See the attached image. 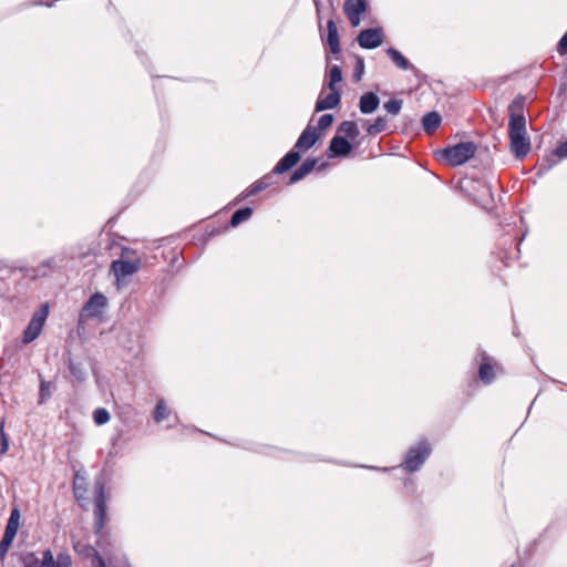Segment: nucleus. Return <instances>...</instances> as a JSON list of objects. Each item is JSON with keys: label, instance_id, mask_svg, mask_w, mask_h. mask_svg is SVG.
I'll use <instances>...</instances> for the list:
<instances>
[{"label": "nucleus", "instance_id": "11", "mask_svg": "<svg viewBox=\"0 0 567 567\" xmlns=\"http://www.w3.org/2000/svg\"><path fill=\"white\" fill-rule=\"evenodd\" d=\"M319 138L320 133L311 125H308L299 135L297 142L293 145V148L300 154L306 153L312 146H315Z\"/></svg>", "mask_w": 567, "mask_h": 567}, {"label": "nucleus", "instance_id": "10", "mask_svg": "<svg viewBox=\"0 0 567 567\" xmlns=\"http://www.w3.org/2000/svg\"><path fill=\"white\" fill-rule=\"evenodd\" d=\"M107 306L106 297L101 292L93 293L85 302L82 315L87 317H99Z\"/></svg>", "mask_w": 567, "mask_h": 567}, {"label": "nucleus", "instance_id": "8", "mask_svg": "<svg viewBox=\"0 0 567 567\" xmlns=\"http://www.w3.org/2000/svg\"><path fill=\"white\" fill-rule=\"evenodd\" d=\"M368 8L367 0H344L343 2V12L353 28L360 24L361 14L365 13Z\"/></svg>", "mask_w": 567, "mask_h": 567}, {"label": "nucleus", "instance_id": "30", "mask_svg": "<svg viewBox=\"0 0 567 567\" xmlns=\"http://www.w3.org/2000/svg\"><path fill=\"white\" fill-rule=\"evenodd\" d=\"M169 413H171V411L167 408L165 401L163 399H161V400H158V402L155 406V410H154V414H153L154 421L156 423H161L168 416Z\"/></svg>", "mask_w": 567, "mask_h": 567}, {"label": "nucleus", "instance_id": "9", "mask_svg": "<svg viewBox=\"0 0 567 567\" xmlns=\"http://www.w3.org/2000/svg\"><path fill=\"white\" fill-rule=\"evenodd\" d=\"M353 146L349 142V140L340 134H336L329 143L328 146V157L329 158H339L347 157L352 152Z\"/></svg>", "mask_w": 567, "mask_h": 567}, {"label": "nucleus", "instance_id": "12", "mask_svg": "<svg viewBox=\"0 0 567 567\" xmlns=\"http://www.w3.org/2000/svg\"><path fill=\"white\" fill-rule=\"evenodd\" d=\"M63 258L83 260L95 255V246L93 244L76 243L63 249Z\"/></svg>", "mask_w": 567, "mask_h": 567}, {"label": "nucleus", "instance_id": "43", "mask_svg": "<svg viewBox=\"0 0 567 567\" xmlns=\"http://www.w3.org/2000/svg\"><path fill=\"white\" fill-rule=\"evenodd\" d=\"M244 192H245V195L247 196V198L258 194V192L255 188L254 184H251L249 187H247Z\"/></svg>", "mask_w": 567, "mask_h": 567}, {"label": "nucleus", "instance_id": "46", "mask_svg": "<svg viewBox=\"0 0 567 567\" xmlns=\"http://www.w3.org/2000/svg\"><path fill=\"white\" fill-rule=\"evenodd\" d=\"M371 470L380 471V472H389L390 467H377V466H369Z\"/></svg>", "mask_w": 567, "mask_h": 567}, {"label": "nucleus", "instance_id": "15", "mask_svg": "<svg viewBox=\"0 0 567 567\" xmlns=\"http://www.w3.org/2000/svg\"><path fill=\"white\" fill-rule=\"evenodd\" d=\"M481 363L478 367V377L480 380L488 385L495 380V370L492 364V358L483 350L480 351Z\"/></svg>", "mask_w": 567, "mask_h": 567}, {"label": "nucleus", "instance_id": "5", "mask_svg": "<svg viewBox=\"0 0 567 567\" xmlns=\"http://www.w3.org/2000/svg\"><path fill=\"white\" fill-rule=\"evenodd\" d=\"M49 316V306L48 303L42 305L33 315L28 326L23 331L22 342L24 344L31 343L34 341L41 333L45 320Z\"/></svg>", "mask_w": 567, "mask_h": 567}, {"label": "nucleus", "instance_id": "49", "mask_svg": "<svg viewBox=\"0 0 567 567\" xmlns=\"http://www.w3.org/2000/svg\"><path fill=\"white\" fill-rule=\"evenodd\" d=\"M315 4L317 7V9L319 8V1L318 0H315Z\"/></svg>", "mask_w": 567, "mask_h": 567}, {"label": "nucleus", "instance_id": "44", "mask_svg": "<svg viewBox=\"0 0 567 567\" xmlns=\"http://www.w3.org/2000/svg\"><path fill=\"white\" fill-rule=\"evenodd\" d=\"M484 188L486 189V193L488 194L491 199L494 200V196H493V190H492L491 184L489 183H485L484 184Z\"/></svg>", "mask_w": 567, "mask_h": 567}, {"label": "nucleus", "instance_id": "36", "mask_svg": "<svg viewBox=\"0 0 567 567\" xmlns=\"http://www.w3.org/2000/svg\"><path fill=\"white\" fill-rule=\"evenodd\" d=\"M383 107L389 114L396 115L402 109V100L391 99L383 104Z\"/></svg>", "mask_w": 567, "mask_h": 567}, {"label": "nucleus", "instance_id": "6", "mask_svg": "<svg viewBox=\"0 0 567 567\" xmlns=\"http://www.w3.org/2000/svg\"><path fill=\"white\" fill-rule=\"evenodd\" d=\"M132 252L131 248L124 247L122 249V257L126 256L127 254ZM141 267V259L136 258L134 260L120 258L116 260H113L111 264V271L115 276L116 280H121L123 278H126L128 276H132L138 271Z\"/></svg>", "mask_w": 567, "mask_h": 567}, {"label": "nucleus", "instance_id": "39", "mask_svg": "<svg viewBox=\"0 0 567 567\" xmlns=\"http://www.w3.org/2000/svg\"><path fill=\"white\" fill-rule=\"evenodd\" d=\"M9 450V439L3 430V422L0 424V455Z\"/></svg>", "mask_w": 567, "mask_h": 567}, {"label": "nucleus", "instance_id": "21", "mask_svg": "<svg viewBox=\"0 0 567 567\" xmlns=\"http://www.w3.org/2000/svg\"><path fill=\"white\" fill-rule=\"evenodd\" d=\"M327 43L331 53L338 54L341 51L338 28L332 19L327 21Z\"/></svg>", "mask_w": 567, "mask_h": 567}, {"label": "nucleus", "instance_id": "25", "mask_svg": "<svg viewBox=\"0 0 567 567\" xmlns=\"http://www.w3.org/2000/svg\"><path fill=\"white\" fill-rule=\"evenodd\" d=\"M254 214V209L249 206L238 208L233 213L228 221V227L235 228L241 223L247 221Z\"/></svg>", "mask_w": 567, "mask_h": 567}, {"label": "nucleus", "instance_id": "42", "mask_svg": "<svg viewBox=\"0 0 567 567\" xmlns=\"http://www.w3.org/2000/svg\"><path fill=\"white\" fill-rule=\"evenodd\" d=\"M557 51L560 55H565L567 54V31L565 32V34L560 38L559 42H558V45H557Z\"/></svg>", "mask_w": 567, "mask_h": 567}, {"label": "nucleus", "instance_id": "2", "mask_svg": "<svg viewBox=\"0 0 567 567\" xmlns=\"http://www.w3.org/2000/svg\"><path fill=\"white\" fill-rule=\"evenodd\" d=\"M476 151L477 146L474 142H458L443 148L442 157L451 166H461L470 161Z\"/></svg>", "mask_w": 567, "mask_h": 567}, {"label": "nucleus", "instance_id": "32", "mask_svg": "<svg viewBox=\"0 0 567 567\" xmlns=\"http://www.w3.org/2000/svg\"><path fill=\"white\" fill-rule=\"evenodd\" d=\"M386 126V121L382 116H378L372 124H370L367 128V132L371 136H375L383 132Z\"/></svg>", "mask_w": 567, "mask_h": 567}, {"label": "nucleus", "instance_id": "1", "mask_svg": "<svg viewBox=\"0 0 567 567\" xmlns=\"http://www.w3.org/2000/svg\"><path fill=\"white\" fill-rule=\"evenodd\" d=\"M432 453V445L427 439L423 437L405 452L401 467L406 473H414L422 468Z\"/></svg>", "mask_w": 567, "mask_h": 567}, {"label": "nucleus", "instance_id": "27", "mask_svg": "<svg viewBox=\"0 0 567 567\" xmlns=\"http://www.w3.org/2000/svg\"><path fill=\"white\" fill-rule=\"evenodd\" d=\"M339 133L346 134L344 137H347V138L355 140L359 136L360 131H359V127H358L355 122H353V121H343L338 126V133L337 134H339Z\"/></svg>", "mask_w": 567, "mask_h": 567}, {"label": "nucleus", "instance_id": "17", "mask_svg": "<svg viewBox=\"0 0 567 567\" xmlns=\"http://www.w3.org/2000/svg\"><path fill=\"white\" fill-rule=\"evenodd\" d=\"M316 157H307L289 176L288 185L296 184L306 178L317 166Z\"/></svg>", "mask_w": 567, "mask_h": 567}, {"label": "nucleus", "instance_id": "38", "mask_svg": "<svg viewBox=\"0 0 567 567\" xmlns=\"http://www.w3.org/2000/svg\"><path fill=\"white\" fill-rule=\"evenodd\" d=\"M363 73H364V60L361 56H357L354 72H353V80L355 82L361 81Z\"/></svg>", "mask_w": 567, "mask_h": 567}, {"label": "nucleus", "instance_id": "48", "mask_svg": "<svg viewBox=\"0 0 567 567\" xmlns=\"http://www.w3.org/2000/svg\"><path fill=\"white\" fill-rule=\"evenodd\" d=\"M511 567H523L522 564H513Z\"/></svg>", "mask_w": 567, "mask_h": 567}, {"label": "nucleus", "instance_id": "29", "mask_svg": "<svg viewBox=\"0 0 567 567\" xmlns=\"http://www.w3.org/2000/svg\"><path fill=\"white\" fill-rule=\"evenodd\" d=\"M23 567H44V551L42 557L39 558L34 553H27L21 556Z\"/></svg>", "mask_w": 567, "mask_h": 567}, {"label": "nucleus", "instance_id": "22", "mask_svg": "<svg viewBox=\"0 0 567 567\" xmlns=\"http://www.w3.org/2000/svg\"><path fill=\"white\" fill-rule=\"evenodd\" d=\"M386 54L393 62V64L399 68L400 70H411L413 72H416V68L410 63V61L395 48H388Z\"/></svg>", "mask_w": 567, "mask_h": 567}, {"label": "nucleus", "instance_id": "28", "mask_svg": "<svg viewBox=\"0 0 567 567\" xmlns=\"http://www.w3.org/2000/svg\"><path fill=\"white\" fill-rule=\"evenodd\" d=\"M17 536V533L4 529L2 539L0 540V561L2 563Z\"/></svg>", "mask_w": 567, "mask_h": 567}, {"label": "nucleus", "instance_id": "24", "mask_svg": "<svg viewBox=\"0 0 567 567\" xmlns=\"http://www.w3.org/2000/svg\"><path fill=\"white\" fill-rule=\"evenodd\" d=\"M442 122V116L436 111L427 112L422 117V126L427 135H432L439 128Z\"/></svg>", "mask_w": 567, "mask_h": 567}, {"label": "nucleus", "instance_id": "31", "mask_svg": "<svg viewBox=\"0 0 567 567\" xmlns=\"http://www.w3.org/2000/svg\"><path fill=\"white\" fill-rule=\"evenodd\" d=\"M52 382L43 379L40 380L39 404L45 403L52 396Z\"/></svg>", "mask_w": 567, "mask_h": 567}, {"label": "nucleus", "instance_id": "3", "mask_svg": "<svg viewBox=\"0 0 567 567\" xmlns=\"http://www.w3.org/2000/svg\"><path fill=\"white\" fill-rule=\"evenodd\" d=\"M106 494L105 485L101 480L94 483V530L101 533L106 523Z\"/></svg>", "mask_w": 567, "mask_h": 567}, {"label": "nucleus", "instance_id": "19", "mask_svg": "<svg viewBox=\"0 0 567 567\" xmlns=\"http://www.w3.org/2000/svg\"><path fill=\"white\" fill-rule=\"evenodd\" d=\"M44 567H72V558L65 553H59L54 558L50 549L44 550Z\"/></svg>", "mask_w": 567, "mask_h": 567}, {"label": "nucleus", "instance_id": "14", "mask_svg": "<svg viewBox=\"0 0 567 567\" xmlns=\"http://www.w3.org/2000/svg\"><path fill=\"white\" fill-rule=\"evenodd\" d=\"M301 159V154L293 147L287 152L272 168L275 175L284 174L295 167Z\"/></svg>", "mask_w": 567, "mask_h": 567}, {"label": "nucleus", "instance_id": "16", "mask_svg": "<svg viewBox=\"0 0 567 567\" xmlns=\"http://www.w3.org/2000/svg\"><path fill=\"white\" fill-rule=\"evenodd\" d=\"M330 92L324 97L319 96L315 104V112L319 113L326 110H333L339 106L341 102V94L339 89H328Z\"/></svg>", "mask_w": 567, "mask_h": 567}, {"label": "nucleus", "instance_id": "26", "mask_svg": "<svg viewBox=\"0 0 567 567\" xmlns=\"http://www.w3.org/2000/svg\"><path fill=\"white\" fill-rule=\"evenodd\" d=\"M342 70L339 65H331L327 73V80L324 82V86L327 89H338L337 84L342 81Z\"/></svg>", "mask_w": 567, "mask_h": 567}, {"label": "nucleus", "instance_id": "40", "mask_svg": "<svg viewBox=\"0 0 567 567\" xmlns=\"http://www.w3.org/2000/svg\"><path fill=\"white\" fill-rule=\"evenodd\" d=\"M87 549L90 551V555L93 556L94 563L96 564L97 567H107L104 558L99 554V551L95 548L89 547Z\"/></svg>", "mask_w": 567, "mask_h": 567}, {"label": "nucleus", "instance_id": "4", "mask_svg": "<svg viewBox=\"0 0 567 567\" xmlns=\"http://www.w3.org/2000/svg\"><path fill=\"white\" fill-rule=\"evenodd\" d=\"M524 97L517 96L508 105L509 121H508V135L511 134H526V118L523 114Z\"/></svg>", "mask_w": 567, "mask_h": 567}, {"label": "nucleus", "instance_id": "20", "mask_svg": "<svg viewBox=\"0 0 567 567\" xmlns=\"http://www.w3.org/2000/svg\"><path fill=\"white\" fill-rule=\"evenodd\" d=\"M380 105V99L374 92H365L360 96L359 110L362 114L373 113Z\"/></svg>", "mask_w": 567, "mask_h": 567}, {"label": "nucleus", "instance_id": "18", "mask_svg": "<svg viewBox=\"0 0 567 567\" xmlns=\"http://www.w3.org/2000/svg\"><path fill=\"white\" fill-rule=\"evenodd\" d=\"M65 363L68 364L69 371L73 378V382L83 383L86 381L87 372L83 361L76 360L69 354L65 359Z\"/></svg>", "mask_w": 567, "mask_h": 567}, {"label": "nucleus", "instance_id": "33", "mask_svg": "<svg viewBox=\"0 0 567 567\" xmlns=\"http://www.w3.org/2000/svg\"><path fill=\"white\" fill-rule=\"evenodd\" d=\"M258 193L267 189L274 184V173L264 175L261 178L252 183Z\"/></svg>", "mask_w": 567, "mask_h": 567}, {"label": "nucleus", "instance_id": "45", "mask_svg": "<svg viewBox=\"0 0 567 567\" xmlns=\"http://www.w3.org/2000/svg\"><path fill=\"white\" fill-rule=\"evenodd\" d=\"M247 199V196L245 195V192L243 190L234 200L235 204L239 203V202H243Z\"/></svg>", "mask_w": 567, "mask_h": 567}, {"label": "nucleus", "instance_id": "7", "mask_svg": "<svg viewBox=\"0 0 567 567\" xmlns=\"http://www.w3.org/2000/svg\"><path fill=\"white\" fill-rule=\"evenodd\" d=\"M384 40V32L381 27L363 29L357 35V42L360 48L373 50L379 48Z\"/></svg>", "mask_w": 567, "mask_h": 567}, {"label": "nucleus", "instance_id": "13", "mask_svg": "<svg viewBox=\"0 0 567 567\" xmlns=\"http://www.w3.org/2000/svg\"><path fill=\"white\" fill-rule=\"evenodd\" d=\"M509 144H511L512 153L518 159L524 158L530 150V142L527 136V133L526 134H511L509 135Z\"/></svg>", "mask_w": 567, "mask_h": 567}, {"label": "nucleus", "instance_id": "23", "mask_svg": "<svg viewBox=\"0 0 567 567\" xmlns=\"http://www.w3.org/2000/svg\"><path fill=\"white\" fill-rule=\"evenodd\" d=\"M58 258L60 259V261L64 260L63 257L60 258L59 256L44 259L37 268H34L32 270V275H31L32 278L45 277L53 269L58 268L59 267L58 261H56Z\"/></svg>", "mask_w": 567, "mask_h": 567}, {"label": "nucleus", "instance_id": "41", "mask_svg": "<svg viewBox=\"0 0 567 567\" xmlns=\"http://www.w3.org/2000/svg\"><path fill=\"white\" fill-rule=\"evenodd\" d=\"M554 155L558 158H567V140L560 143L554 151Z\"/></svg>", "mask_w": 567, "mask_h": 567}, {"label": "nucleus", "instance_id": "47", "mask_svg": "<svg viewBox=\"0 0 567 567\" xmlns=\"http://www.w3.org/2000/svg\"><path fill=\"white\" fill-rule=\"evenodd\" d=\"M34 4H42V6L51 7V6H52V2H44L43 0H41V1H39V2H35Z\"/></svg>", "mask_w": 567, "mask_h": 567}, {"label": "nucleus", "instance_id": "35", "mask_svg": "<svg viewBox=\"0 0 567 567\" xmlns=\"http://www.w3.org/2000/svg\"><path fill=\"white\" fill-rule=\"evenodd\" d=\"M93 421L96 425H103L110 421V413L104 408H97L93 412Z\"/></svg>", "mask_w": 567, "mask_h": 567}, {"label": "nucleus", "instance_id": "37", "mask_svg": "<svg viewBox=\"0 0 567 567\" xmlns=\"http://www.w3.org/2000/svg\"><path fill=\"white\" fill-rule=\"evenodd\" d=\"M334 121V116L330 113L322 114L318 120V131H326Z\"/></svg>", "mask_w": 567, "mask_h": 567}, {"label": "nucleus", "instance_id": "34", "mask_svg": "<svg viewBox=\"0 0 567 567\" xmlns=\"http://www.w3.org/2000/svg\"><path fill=\"white\" fill-rule=\"evenodd\" d=\"M19 520H20V512L18 508H13L10 513V517L6 525V529L10 530V532L18 533Z\"/></svg>", "mask_w": 567, "mask_h": 567}]
</instances>
